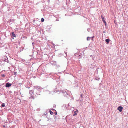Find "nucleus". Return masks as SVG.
Returning a JSON list of instances; mask_svg holds the SVG:
<instances>
[{
  "mask_svg": "<svg viewBox=\"0 0 128 128\" xmlns=\"http://www.w3.org/2000/svg\"><path fill=\"white\" fill-rule=\"evenodd\" d=\"M30 94L31 95V96L29 98L30 99L34 100V91L32 90H30Z\"/></svg>",
  "mask_w": 128,
  "mask_h": 128,
  "instance_id": "1",
  "label": "nucleus"
},
{
  "mask_svg": "<svg viewBox=\"0 0 128 128\" xmlns=\"http://www.w3.org/2000/svg\"><path fill=\"white\" fill-rule=\"evenodd\" d=\"M123 109V108L121 106H119L118 108V110H119L120 112H122Z\"/></svg>",
  "mask_w": 128,
  "mask_h": 128,
  "instance_id": "2",
  "label": "nucleus"
},
{
  "mask_svg": "<svg viewBox=\"0 0 128 128\" xmlns=\"http://www.w3.org/2000/svg\"><path fill=\"white\" fill-rule=\"evenodd\" d=\"M34 88L36 89L37 90H40L42 89V88L40 86H34Z\"/></svg>",
  "mask_w": 128,
  "mask_h": 128,
  "instance_id": "3",
  "label": "nucleus"
},
{
  "mask_svg": "<svg viewBox=\"0 0 128 128\" xmlns=\"http://www.w3.org/2000/svg\"><path fill=\"white\" fill-rule=\"evenodd\" d=\"M101 17L102 19V21H103L104 22L105 24V25L106 26V22L105 20L104 19V16H101Z\"/></svg>",
  "mask_w": 128,
  "mask_h": 128,
  "instance_id": "4",
  "label": "nucleus"
},
{
  "mask_svg": "<svg viewBox=\"0 0 128 128\" xmlns=\"http://www.w3.org/2000/svg\"><path fill=\"white\" fill-rule=\"evenodd\" d=\"M12 84L10 83H7L6 84V88H9L11 86Z\"/></svg>",
  "mask_w": 128,
  "mask_h": 128,
  "instance_id": "5",
  "label": "nucleus"
},
{
  "mask_svg": "<svg viewBox=\"0 0 128 128\" xmlns=\"http://www.w3.org/2000/svg\"><path fill=\"white\" fill-rule=\"evenodd\" d=\"M4 61L6 62H7L8 63L9 62V60L8 59V58L7 57H6V59L4 60Z\"/></svg>",
  "mask_w": 128,
  "mask_h": 128,
  "instance_id": "6",
  "label": "nucleus"
},
{
  "mask_svg": "<svg viewBox=\"0 0 128 128\" xmlns=\"http://www.w3.org/2000/svg\"><path fill=\"white\" fill-rule=\"evenodd\" d=\"M92 38L90 37H88L87 38V40L88 41H90L91 40H92Z\"/></svg>",
  "mask_w": 128,
  "mask_h": 128,
  "instance_id": "7",
  "label": "nucleus"
},
{
  "mask_svg": "<svg viewBox=\"0 0 128 128\" xmlns=\"http://www.w3.org/2000/svg\"><path fill=\"white\" fill-rule=\"evenodd\" d=\"M106 42H107L108 44H109V42L110 41V39H106Z\"/></svg>",
  "mask_w": 128,
  "mask_h": 128,
  "instance_id": "8",
  "label": "nucleus"
},
{
  "mask_svg": "<svg viewBox=\"0 0 128 128\" xmlns=\"http://www.w3.org/2000/svg\"><path fill=\"white\" fill-rule=\"evenodd\" d=\"M12 35L14 37H16V35L14 34V32L12 33Z\"/></svg>",
  "mask_w": 128,
  "mask_h": 128,
  "instance_id": "9",
  "label": "nucleus"
},
{
  "mask_svg": "<svg viewBox=\"0 0 128 128\" xmlns=\"http://www.w3.org/2000/svg\"><path fill=\"white\" fill-rule=\"evenodd\" d=\"M5 105L4 103H2V104L1 107H4L5 106Z\"/></svg>",
  "mask_w": 128,
  "mask_h": 128,
  "instance_id": "10",
  "label": "nucleus"
},
{
  "mask_svg": "<svg viewBox=\"0 0 128 128\" xmlns=\"http://www.w3.org/2000/svg\"><path fill=\"white\" fill-rule=\"evenodd\" d=\"M62 93L64 94L65 95L66 94H68L66 91H62Z\"/></svg>",
  "mask_w": 128,
  "mask_h": 128,
  "instance_id": "11",
  "label": "nucleus"
},
{
  "mask_svg": "<svg viewBox=\"0 0 128 128\" xmlns=\"http://www.w3.org/2000/svg\"><path fill=\"white\" fill-rule=\"evenodd\" d=\"M77 115V114L76 113V112H74V114L73 116H75Z\"/></svg>",
  "mask_w": 128,
  "mask_h": 128,
  "instance_id": "12",
  "label": "nucleus"
},
{
  "mask_svg": "<svg viewBox=\"0 0 128 128\" xmlns=\"http://www.w3.org/2000/svg\"><path fill=\"white\" fill-rule=\"evenodd\" d=\"M50 114H51V115H52L53 114V112H52V111H51V110H50Z\"/></svg>",
  "mask_w": 128,
  "mask_h": 128,
  "instance_id": "13",
  "label": "nucleus"
},
{
  "mask_svg": "<svg viewBox=\"0 0 128 128\" xmlns=\"http://www.w3.org/2000/svg\"><path fill=\"white\" fill-rule=\"evenodd\" d=\"M41 21L42 22H44V19L43 18H42L41 19Z\"/></svg>",
  "mask_w": 128,
  "mask_h": 128,
  "instance_id": "14",
  "label": "nucleus"
},
{
  "mask_svg": "<svg viewBox=\"0 0 128 128\" xmlns=\"http://www.w3.org/2000/svg\"><path fill=\"white\" fill-rule=\"evenodd\" d=\"M14 74L15 76H16L17 75V72H14Z\"/></svg>",
  "mask_w": 128,
  "mask_h": 128,
  "instance_id": "15",
  "label": "nucleus"
},
{
  "mask_svg": "<svg viewBox=\"0 0 128 128\" xmlns=\"http://www.w3.org/2000/svg\"><path fill=\"white\" fill-rule=\"evenodd\" d=\"M32 46H34V45L35 44L34 42H33L32 43Z\"/></svg>",
  "mask_w": 128,
  "mask_h": 128,
  "instance_id": "16",
  "label": "nucleus"
},
{
  "mask_svg": "<svg viewBox=\"0 0 128 128\" xmlns=\"http://www.w3.org/2000/svg\"><path fill=\"white\" fill-rule=\"evenodd\" d=\"M2 77H5V75L4 74H2Z\"/></svg>",
  "mask_w": 128,
  "mask_h": 128,
  "instance_id": "17",
  "label": "nucleus"
},
{
  "mask_svg": "<svg viewBox=\"0 0 128 128\" xmlns=\"http://www.w3.org/2000/svg\"><path fill=\"white\" fill-rule=\"evenodd\" d=\"M94 37V36L91 37V38H92V40H93V38Z\"/></svg>",
  "mask_w": 128,
  "mask_h": 128,
  "instance_id": "18",
  "label": "nucleus"
},
{
  "mask_svg": "<svg viewBox=\"0 0 128 128\" xmlns=\"http://www.w3.org/2000/svg\"><path fill=\"white\" fill-rule=\"evenodd\" d=\"M56 105H54V108H55V107H56Z\"/></svg>",
  "mask_w": 128,
  "mask_h": 128,
  "instance_id": "19",
  "label": "nucleus"
},
{
  "mask_svg": "<svg viewBox=\"0 0 128 128\" xmlns=\"http://www.w3.org/2000/svg\"><path fill=\"white\" fill-rule=\"evenodd\" d=\"M3 126L4 128H6V126L5 125H3Z\"/></svg>",
  "mask_w": 128,
  "mask_h": 128,
  "instance_id": "20",
  "label": "nucleus"
},
{
  "mask_svg": "<svg viewBox=\"0 0 128 128\" xmlns=\"http://www.w3.org/2000/svg\"><path fill=\"white\" fill-rule=\"evenodd\" d=\"M90 57L91 58H92V57L93 56H92V55H91L90 56Z\"/></svg>",
  "mask_w": 128,
  "mask_h": 128,
  "instance_id": "21",
  "label": "nucleus"
},
{
  "mask_svg": "<svg viewBox=\"0 0 128 128\" xmlns=\"http://www.w3.org/2000/svg\"><path fill=\"white\" fill-rule=\"evenodd\" d=\"M82 94H81V97H82Z\"/></svg>",
  "mask_w": 128,
  "mask_h": 128,
  "instance_id": "22",
  "label": "nucleus"
},
{
  "mask_svg": "<svg viewBox=\"0 0 128 128\" xmlns=\"http://www.w3.org/2000/svg\"><path fill=\"white\" fill-rule=\"evenodd\" d=\"M76 111H77V112H78V110H76Z\"/></svg>",
  "mask_w": 128,
  "mask_h": 128,
  "instance_id": "23",
  "label": "nucleus"
},
{
  "mask_svg": "<svg viewBox=\"0 0 128 128\" xmlns=\"http://www.w3.org/2000/svg\"><path fill=\"white\" fill-rule=\"evenodd\" d=\"M57 112H56V113H55V115H56L57 114Z\"/></svg>",
  "mask_w": 128,
  "mask_h": 128,
  "instance_id": "24",
  "label": "nucleus"
},
{
  "mask_svg": "<svg viewBox=\"0 0 128 128\" xmlns=\"http://www.w3.org/2000/svg\"><path fill=\"white\" fill-rule=\"evenodd\" d=\"M87 31H88V32H89V29H88L87 30Z\"/></svg>",
  "mask_w": 128,
  "mask_h": 128,
  "instance_id": "25",
  "label": "nucleus"
},
{
  "mask_svg": "<svg viewBox=\"0 0 128 128\" xmlns=\"http://www.w3.org/2000/svg\"><path fill=\"white\" fill-rule=\"evenodd\" d=\"M36 94H37V93H36Z\"/></svg>",
  "mask_w": 128,
  "mask_h": 128,
  "instance_id": "26",
  "label": "nucleus"
}]
</instances>
